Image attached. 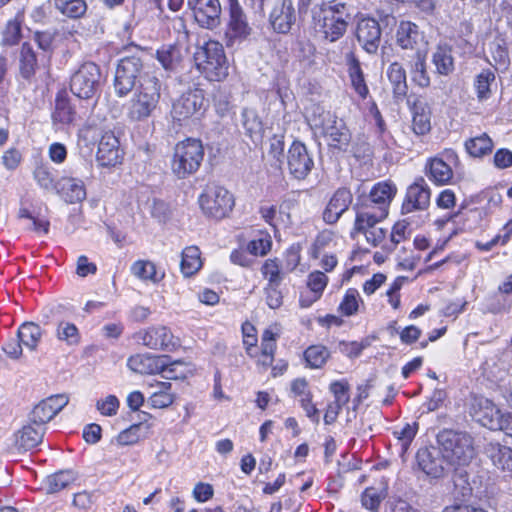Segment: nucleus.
<instances>
[{
  "label": "nucleus",
  "mask_w": 512,
  "mask_h": 512,
  "mask_svg": "<svg viewBox=\"0 0 512 512\" xmlns=\"http://www.w3.org/2000/svg\"><path fill=\"white\" fill-rule=\"evenodd\" d=\"M96 158L101 166H115L120 163L121 151L119 140L112 132H106L102 135L98 144Z\"/></svg>",
  "instance_id": "nucleus-25"
},
{
  "label": "nucleus",
  "mask_w": 512,
  "mask_h": 512,
  "mask_svg": "<svg viewBox=\"0 0 512 512\" xmlns=\"http://www.w3.org/2000/svg\"><path fill=\"white\" fill-rule=\"evenodd\" d=\"M120 402L115 395H108L96 402V409L103 416H114L117 414Z\"/></svg>",
  "instance_id": "nucleus-56"
},
{
  "label": "nucleus",
  "mask_w": 512,
  "mask_h": 512,
  "mask_svg": "<svg viewBox=\"0 0 512 512\" xmlns=\"http://www.w3.org/2000/svg\"><path fill=\"white\" fill-rule=\"evenodd\" d=\"M430 202L431 189L425 179L419 176L406 189L401 205V214L403 216L414 213L422 215L429 208Z\"/></svg>",
  "instance_id": "nucleus-12"
},
{
  "label": "nucleus",
  "mask_w": 512,
  "mask_h": 512,
  "mask_svg": "<svg viewBox=\"0 0 512 512\" xmlns=\"http://www.w3.org/2000/svg\"><path fill=\"white\" fill-rule=\"evenodd\" d=\"M55 8L64 16L77 19L87 11L85 0H54Z\"/></svg>",
  "instance_id": "nucleus-42"
},
{
  "label": "nucleus",
  "mask_w": 512,
  "mask_h": 512,
  "mask_svg": "<svg viewBox=\"0 0 512 512\" xmlns=\"http://www.w3.org/2000/svg\"><path fill=\"white\" fill-rule=\"evenodd\" d=\"M412 80L420 87L430 85V77L426 70V52L417 50L414 54V62L411 65Z\"/></svg>",
  "instance_id": "nucleus-41"
},
{
  "label": "nucleus",
  "mask_w": 512,
  "mask_h": 512,
  "mask_svg": "<svg viewBox=\"0 0 512 512\" xmlns=\"http://www.w3.org/2000/svg\"><path fill=\"white\" fill-rule=\"evenodd\" d=\"M69 402L65 394L52 395L39 402L30 413V421L34 425L44 427L51 421Z\"/></svg>",
  "instance_id": "nucleus-18"
},
{
  "label": "nucleus",
  "mask_w": 512,
  "mask_h": 512,
  "mask_svg": "<svg viewBox=\"0 0 512 512\" xmlns=\"http://www.w3.org/2000/svg\"><path fill=\"white\" fill-rule=\"evenodd\" d=\"M425 174L437 186L447 185L453 178V170L441 158L435 157L427 161Z\"/></svg>",
  "instance_id": "nucleus-31"
},
{
  "label": "nucleus",
  "mask_w": 512,
  "mask_h": 512,
  "mask_svg": "<svg viewBox=\"0 0 512 512\" xmlns=\"http://www.w3.org/2000/svg\"><path fill=\"white\" fill-rule=\"evenodd\" d=\"M169 360L167 355L137 354L128 359L127 366L139 374L164 373V377L167 379H178L179 376L175 374V366L181 362L169 363Z\"/></svg>",
  "instance_id": "nucleus-9"
},
{
  "label": "nucleus",
  "mask_w": 512,
  "mask_h": 512,
  "mask_svg": "<svg viewBox=\"0 0 512 512\" xmlns=\"http://www.w3.org/2000/svg\"><path fill=\"white\" fill-rule=\"evenodd\" d=\"M351 19L348 5L338 0L323 1L312 9V22L316 33L330 43L345 35Z\"/></svg>",
  "instance_id": "nucleus-1"
},
{
  "label": "nucleus",
  "mask_w": 512,
  "mask_h": 512,
  "mask_svg": "<svg viewBox=\"0 0 512 512\" xmlns=\"http://www.w3.org/2000/svg\"><path fill=\"white\" fill-rule=\"evenodd\" d=\"M196 68L209 81H222L228 76V61L223 45L218 41H208L197 47L194 53Z\"/></svg>",
  "instance_id": "nucleus-4"
},
{
  "label": "nucleus",
  "mask_w": 512,
  "mask_h": 512,
  "mask_svg": "<svg viewBox=\"0 0 512 512\" xmlns=\"http://www.w3.org/2000/svg\"><path fill=\"white\" fill-rule=\"evenodd\" d=\"M352 202V193L347 188H339L331 197L323 212V220L327 224L336 223L341 215L349 208Z\"/></svg>",
  "instance_id": "nucleus-26"
},
{
  "label": "nucleus",
  "mask_w": 512,
  "mask_h": 512,
  "mask_svg": "<svg viewBox=\"0 0 512 512\" xmlns=\"http://www.w3.org/2000/svg\"><path fill=\"white\" fill-rule=\"evenodd\" d=\"M465 148L471 156L481 157L491 152L493 142L487 134H483L466 141Z\"/></svg>",
  "instance_id": "nucleus-46"
},
{
  "label": "nucleus",
  "mask_w": 512,
  "mask_h": 512,
  "mask_svg": "<svg viewBox=\"0 0 512 512\" xmlns=\"http://www.w3.org/2000/svg\"><path fill=\"white\" fill-rule=\"evenodd\" d=\"M76 480V475L71 470L59 471L49 475L45 480V489L48 494L58 493Z\"/></svg>",
  "instance_id": "nucleus-39"
},
{
  "label": "nucleus",
  "mask_w": 512,
  "mask_h": 512,
  "mask_svg": "<svg viewBox=\"0 0 512 512\" xmlns=\"http://www.w3.org/2000/svg\"><path fill=\"white\" fill-rule=\"evenodd\" d=\"M284 148V136L274 135L273 137L270 138L268 154L279 163H282V158L284 156Z\"/></svg>",
  "instance_id": "nucleus-59"
},
{
  "label": "nucleus",
  "mask_w": 512,
  "mask_h": 512,
  "mask_svg": "<svg viewBox=\"0 0 512 512\" xmlns=\"http://www.w3.org/2000/svg\"><path fill=\"white\" fill-rule=\"evenodd\" d=\"M387 77L393 86L394 96L402 98L406 96L408 86L406 81V71L398 62H393L387 69Z\"/></svg>",
  "instance_id": "nucleus-36"
},
{
  "label": "nucleus",
  "mask_w": 512,
  "mask_h": 512,
  "mask_svg": "<svg viewBox=\"0 0 512 512\" xmlns=\"http://www.w3.org/2000/svg\"><path fill=\"white\" fill-rule=\"evenodd\" d=\"M297 19L293 0H273L268 14L271 29L278 34H288Z\"/></svg>",
  "instance_id": "nucleus-16"
},
{
  "label": "nucleus",
  "mask_w": 512,
  "mask_h": 512,
  "mask_svg": "<svg viewBox=\"0 0 512 512\" xmlns=\"http://www.w3.org/2000/svg\"><path fill=\"white\" fill-rule=\"evenodd\" d=\"M412 130L422 136L431 130V109L427 103L416 102L412 108Z\"/></svg>",
  "instance_id": "nucleus-32"
},
{
  "label": "nucleus",
  "mask_w": 512,
  "mask_h": 512,
  "mask_svg": "<svg viewBox=\"0 0 512 512\" xmlns=\"http://www.w3.org/2000/svg\"><path fill=\"white\" fill-rule=\"evenodd\" d=\"M345 65L347 67L351 87L361 99H366L369 96V88L366 84L365 74L360 60L353 51H349L345 54Z\"/></svg>",
  "instance_id": "nucleus-24"
},
{
  "label": "nucleus",
  "mask_w": 512,
  "mask_h": 512,
  "mask_svg": "<svg viewBox=\"0 0 512 512\" xmlns=\"http://www.w3.org/2000/svg\"><path fill=\"white\" fill-rule=\"evenodd\" d=\"M416 458L419 468L426 475L434 478L442 476L446 460L442 456L440 449L437 450L434 447L422 448L418 450Z\"/></svg>",
  "instance_id": "nucleus-23"
},
{
  "label": "nucleus",
  "mask_w": 512,
  "mask_h": 512,
  "mask_svg": "<svg viewBox=\"0 0 512 512\" xmlns=\"http://www.w3.org/2000/svg\"><path fill=\"white\" fill-rule=\"evenodd\" d=\"M203 213L211 218L226 217L234 206L233 195L224 187L207 185L198 198Z\"/></svg>",
  "instance_id": "nucleus-7"
},
{
  "label": "nucleus",
  "mask_w": 512,
  "mask_h": 512,
  "mask_svg": "<svg viewBox=\"0 0 512 512\" xmlns=\"http://www.w3.org/2000/svg\"><path fill=\"white\" fill-rule=\"evenodd\" d=\"M361 501L365 508L377 512L381 503V497L374 488H367L362 494Z\"/></svg>",
  "instance_id": "nucleus-60"
},
{
  "label": "nucleus",
  "mask_w": 512,
  "mask_h": 512,
  "mask_svg": "<svg viewBox=\"0 0 512 512\" xmlns=\"http://www.w3.org/2000/svg\"><path fill=\"white\" fill-rule=\"evenodd\" d=\"M471 411L473 418L482 426L490 430H493L494 427H499L498 418L501 411L489 399L484 397L474 398Z\"/></svg>",
  "instance_id": "nucleus-22"
},
{
  "label": "nucleus",
  "mask_w": 512,
  "mask_h": 512,
  "mask_svg": "<svg viewBox=\"0 0 512 512\" xmlns=\"http://www.w3.org/2000/svg\"><path fill=\"white\" fill-rule=\"evenodd\" d=\"M136 339L153 350H173L177 343L171 331L165 326H151L136 334Z\"/></svg>",
  "instance_id": "nucleus-19"
},
{
  "label": "nucleus",
  "mask_w": 512,
  "mask_h": 512,
  "mask_svg": "<svg viewBox=\"0 0 512 512\" xmlns=\"http://www.w3.org/2000/svg\"><path fill=\"white\" fill-rule=\"evenodd\" d=\"M175 399L173 392L154 391L149 397V402L154 408H166L170 406Z\"/></svg>",
  "instance_id": "nucleus-58"
},
{
  "label": "nucleus",
  "mask_w": 512,
  "mask_h": 512,
  "mask_svg": "<svg viewBox=\"0 0 512 512\" xmlns=\"http://www.w3.org/2000/svg\"><path fill=\"white\" fill-rule=\"evenodd\" d=\"M160 89L161 85L157 77L142 76L140 85L130 100L129 118L135 121L148 118L158 105Z\"/></svg>",
  "instance_id": "nucleus-5"
},
{
  "label": "nucleus",
  "mask_w": 512,
  "mask_h": 512,
  "mask_svg": "<svg viewBox=\"0 0 512 512\" xmlns=\"http://www.w3.org/2000/svg\"><path fill=\"white\" fill-rule=\"evenodd\" d=\"M205 110V98L200 89L183 93L173 104V118L179 122L190 118H199Z\"/></svg>",
  "instance_id": "nucleus-15"
},
{
  "label": "nucleus",
  "mask_w": 512,
  "mask_h": 512,
  "mask_svg": "<svg viewBox=\"0 0 512 512\" xmlns=\"http://www.w3.org/2000/svg\"><path fill=\"white\" fill-rule=\"evenodd\" d=\"M373 215L369 211H356L354 226L351 231V237L356 234H363L366 241L373 247L380 245L386 238L387 230L377 225L385 218H370Z\"/></svg>",
  "instance_id": "nucleus-17"
},
{
  "label": "nucleus",
  "mask_w": 512,
  "mask_h": 512,
  "mask_svg": "<svg viewBox=\"0 0 512 512\" xmlns=\"http://www.w3.org/2000/svg\"><path fill=\"white\" fill-rule=\"evenodd\" d=\"M34 179L37 184L46 191H56L57 181L46 165L37 166L34 170Z\"/></svg>",
  "instance_id": "nucleus-52"
},
{
  "label": "nucleus",
  "mask_w": 512,
  "mask_h": 512,
  "mask_svg": "<svg viewBox=\"0 0 512 512\" xmlns=\"http://www.w3.org/2000/svg\"><path fill=\"white\" fill-rule=\"evenodd\" d=\"M147 430L148 427H144L142 423L132 424L127 429L123 430L116 437V441L119 445H133L137 443L143 435L142 431Z\"/></svg>",
  "instance_id": "nucleus-49"
},
{
  "label": "nucleus",
  "mask_w": 512,
  "mask_h": 512,
  "mask_svg": "<svg viewBox=\"0 0 512 512\" xmlns=\"http://www.w3.org/2000/svg\"><path fill=\"white\" fill-rule=\"evenodd\" d=\"M261 273L267 279V285H280L284 277L277 259H267L261 267Z\"/></svg>",
  "instance_id": "nucleus-48"
},
{
  "label": "nucleus",
  "mask_w": 512,
  "mask_h": 512,
  "mask_svg": "<svg viewBox=\"0 0 512 512\" xmlns=\"http://www.w3.org/2000/svg\"><path fill=\"white\" fill-rule=\"evenodd\" d=\"M427 218L428 215H417L416 217L407 215L406 218L397 221L391 230V245L386 246L385 249L390 252L393 251L399 243L406 240L410 236L411 231L409 230V227L411 225L419 227L426 222Z\"/></svg>",
  "instance_id": "nucleus-29"
},
{
  "label": "nucleus",
  "mask_w": 512,
  "mask_h": 512,
  "mask_svg": "<svg viewBox=\"0 0 512 512\" xmlns=\"http://www.w3.org/2000/svg\"><path fill=\"white\" fill-rule=\"evenodd\" d=\"M495 82V73L491 69L482 70L475 79V89L477 98L480 101L486 100L491 96L490 86Z\"/></svg>",
  "instance_id": "nucleus-44"
},
{
  "label": "nucleus",
  "mask_w": 512,
  "mask_h": 512,
  "mask_svg": "<svg viewBox=\"0 0 512 512\" xmlns=\"http://www.w3.org/2000/svg\"><path fill=\"white\" fill-rule=\"evenodd\" d=\"M328 284V277L321 271H313L308 275L307 286L315 298H320Z\"/></svg>",
  "instance_id": "nucleus-54"
},
{
  "label": "nucleus",
  "mask_w": 512,
  "mask_h": 512,
  "mask_svg": "<svg viewBox=\"0 0 512 512\" xmlns=\"http://www.w3.org/2000/svg\"><path fill=\"white\" fill-rule=\"evenodd\" d=\"M37 65L36 55L29 43H24L20 51V71L24 78H30Z\"/></svg>",
  "instance_id": "nucleus-47"
},
{
  "label": "nucleus",
  "mask_w": 512,
  "mask_h": 512,
  "mask_svg": "<svg viewBox=\"0 0 512 512\" xmlns=\"http://www.w3.org/2000/svg\"><path fill=\"white\" fill-rule=\"evenodd\" d=\"M131 271L133 275L142 280H151L154 282L159 280L156 272V266L153 262L150 261H136L132 265Z\"/></svg>",
  "instance_id": "nucleus-50"
},
{
  "label": "nucleus",
  "mask_w": 512,
  "mask_h": 512,
  "mask_svg": "<svg viewBox=\"0 0 512 512\" xmlns=\"http://www.w3.org/2000/svg\"><path fill=\"white\" fill-rule=\"evenodd\" d=\"M204 158V147L198 139L187 138L176 144L171 161V170L178 179L196 173Z\"/></svg>",
  "instance_id": "nucleus-6"
},
{
  "label": "nucleus",
  "mask_w": 512,
  "mask_h": 512,
  "mask_svg": "<svg viewBox=\"0 0 512 512\" xmlns=\"http://www.w3.org/2000/svg\"><path fill=\"white\" fill-rule=\"evenodd\" d=\"M486 453L498 469L512 472V448L490 442L486 446Z\"/></svg>",
  "instance_id": "nucleus-33"
},
{
  "label": "nucleus",
  "mask_w": 512,
  "mask_h": 512,
  "mask_svg": "<svg viewBox=\"0 0 512 512\" xmlns=\"http://www.w3.org/2000/svg\"><path fill=\"white\" fill-rule=\"evenodd\" d=\"M322 130L329 137L330 144L338 149L345 150L351 140V134L345 122L335 115L327 113L323 120Z\"/></svg>",
  "instance_id": "nucleus-21"
},
{
  "label": "nucleus",
  "mask_w": 512,
  "mask_h": 512,
  "mask_svg": "<svg viewBox=\"0 0 512 512\" xmlns=\"http://www.w3.org/2000/svg\"><path fill=\"white\" fill-rule=\"evenodd\" d=\"M432 63L440 75H449L454 70L452 49L447 45H438L432 54Z\"/></svg>",
  "instance_id": "nucleus-35"
},
{
  "label": "nucleus",
  "mask_w": 512,
  "mask_h": 512,
  "mask_svg": "<svg viewBox=\"0 0 512 512\" xmlns=\"http://www.w3.org/2000/svg\"><path fill=\"white\" fill-rule=\"evenodd\" d=\"M418 431V423H406L402 427H397L393 431V435L400 441L403 451H406L411 442L415 438Z\"/></svg>",
  "instance_id": "nucleus-51"
},
{
  "label": "nucleus",
  "mask_w": 512,
  "mask_h": 512,
  "mask_svg": "<svg viewBox=\"0 0 512 512\" xmlns=\"http://www.w3.org/2000/svg\"><path fill=\"white\" fill-rule=\"evenodd\" d=\"M97 266L93 262H89L85 255H81L77 259L76 274L80 277H86L89 274H95Z\"/></svg>",
  "instance_id": "nucleus-64"
},
{
  "label": "nucleus",
  "mask_w": 512,
  "mask_h": 512,
  "mask_svg": "<svg viewBox=\"0 0 512 512\" xmlns=\"http://www.w3.org/2000/svg\"><path fill=\"white\" fill-rule=\"evenodd\" d=\"M201 253L197 246H188L181 253L180 269L184 277L197 273L202 266Z\"/></svg>",
  "instance_id": "nucleus-34"
},
{
  "label": "nucleus",
  "mask_w": 512,
  "mask_h": 512,
  "mask_svg": "<svg viewBox=\"0 0 512 512\" xmlns=\"http://www.w3.org/2000/svg\"><path fill=\"white\" fill-rule=\"evenodd\" d=\"M243 125L251 138L253 135H258L262 129L261 122L253 112L243 113Z\"/></svg>",
  "instance_id": "nucleus-61"
},
{
  "label": "nucleus",
  "mask_w": 512,
  "mask_h": 512,
  "mask_svg": "<svg viewBox=\"0 0 512 512\" xmlns=\"http://www.w3.org/2000/svg\"><path fill=\"white\" fill-rule=\"evenodd\" d=\"M286 162L289 174L297 180L306 179L314 167L312 154L306 145L298 140L293 141L290 145Z\"/></svg>",
  "instance_id": "nucleus-14"
},
{
  "label": "nucleus",
  "mask_w": 512,
  "mask_h": 512,
  "mask_svg": "<svg viewBox=\"0 0 512 512\" xmlns=\"http://www.w3.org/2000/svg\"><path fill=\"white\" fill-rule=\"evenodd\" d=\"M42 337L41 327L34 322L23 323L17 332L19 341L29 350L34 351Z\"/></svg>",
  "instance_id": "nucleus-37"
},
{
  "label": "nucleus",
  "mask_w": 512,
  "mask_h": 512,
  "mask_svg": "<svg viewBox=\"0 0 512 512\" xmlns=\"http://www.w3.org/2000/svg\"><path fill=\"white\" fill-rule=\"evenodd\" d=\"M437 443L446 464L452 467L466 466L474 457L473 439L466 432L443 429L437 435Z\"/></svg>",
  "instance_id": "nucleus-2"
},
{
  "label": "nucleus",
  "mask_w": 512,
  "mask_h": 512,
  "mask_svg": "<svg viewBox=\"0 0 512 512\" xmlns=\"http://www.w3.org/2000/svg\"><path fill=\"white\" fill-rule=\"evenodd\" d=\"M100 80V68L93 62H86L72 75L70 90L80 99H91L99 90Z\"/></svg>",
  "instance_id": "nucleus-10"
},
{
  "label": "nucleus",
  "mask_w": 512,
  "mask_h": 512,
  "mask_svg": "<svg viewBox=\"0 0 512 512\" xmlns=\"http://www.w3.org/2000/svg\"><path fill=\"white\" fill-rule=\"evenodd\" d=\"M280 285H266L264 288L266 303L271 309H278L283 304V294Z\"/></svg>",
  "instance_id": "nucleus-57"
},
{
  "label": "nucleus",
  "mask_w": 512,
  "mask_h": 512,
  "mask_svg": "<svg viewBox=\"0 0 512 512\" xmlns=\"http://www.w3.org/2000/svg\"><path fill=\"white\" fill-rule=\"evenodd\" d=\"M330 353L323 345H312L304 352V358L310 368H321L328 360Z\"/></svg>",
  "instance_id": "nucleus-45"
},
{
  "label": "nucleus",
  "mask_w": 512,
  "mask_h": 512,
  "mask_svg": "<svg viewBox=\"0 0 512 512\" xmlns=\"http://www.w3.org/2000/svg\"><path fill=\"white\" fill-rule=\"evenodd\" d=\"M397 193V187L388 181L376 183L370 193L369 198L361 204L354 206L355 211H369L374 215L370 218H387L389 206Z\"/></svg>",
  "instance_id": "nucleus-8"
},
{
  "label": "nucleus",
  "mask_w": 512,
  "mask_h": 512,
  "mask_svg": "<svg viewBox=\"0 0 512 512\" xmlns=\"http://www.w3.org/2000/svg\"><path fill=\"white\" fill-rule=\"evenodd\" d=\"M143 62L138 56H126L120 59L114 78L115 92L119 97H124L135 87L136 79L142 78Z\"/></svg>",
  "instance_id": "nucleus-11"
},
{
  "label": "nucleus",
  "mask_w": 512,
  "mask_h": 512,
  "mask_svg": "<svg viewBox=\"0 0 512 512\" xmlns=\"http://www.w3.org/2000/svg\"><path fill=\"white\" fill-rule=\"evenodd\" d=\"M359 300V292L354 288H350L346 291L339 305V310L345 316L354 315L358 311Z\"/></svg>",
  "instance_id": "nucleus-53"
},
{
  "label": "nucleus",
  "mask_w": 512,
  "mask_h": 512,
  "mask_svg": "<svg viewBox=\"0 0 512 512\" xmlns=\"http://www.w3.org/2000/svg\"><path fill=\"white\" fill-rule=\"evenodd\" d=\"M75 117V111L70 105L69 99L63 94L59 93L55 99V108L52 114L54 123L70 124Z\"/></svg>",
  "instance_id": "nucleus-40"
},
{
  "label": "nucleus",
  "mask_w": 512,
  "mask_h": 512,
  "mask_svg": "<svg viewBox=\"0 0 512 512\" xmlns=\"http://www.w3.org/2000/svg\"><path fill=\"white\" fill-rule=\"evenodd\" d=\"M329 389L334 396V403L344 407L349 402V385L346 381H334Z\"/></svg>",
  "instance_id": "nucleus-55"
},
{
  "label": "nucleus",
  "mask_w": 512,
  "mask_h": 512,
  "mask_svg": "<svg viewBox=\"0 0 512 512\" xmlns=\"http://www.w3.org/2000/svg\"><path fill=\"white\" fill-rule=\"evenodd\" d=\"M187 7L201 28L213 30L220 25L222 14L220 0H187Z\"/></svg>",
  "instance_id": "nucleus-13"
},
{
  "label": "nucleus",
  "mask_w": 512,
  "mask_h": 512,
  "mask_svg": "<svg viewBox=\"0 0 512 512\" xmlns=\"http://www.w3.org/2000/svg\"><path fill=\"white\" fill-rule=\"evenodd\" d=\"M224 10L227 13L223 41L227 48H239L249 40L254 33L248 15L240 0H224Z\"/></svg>",
  "instance_id": "nucleus-3"
},
{
  "label": "nucleus",
  "mask_w": 512,
  "mask_h": 512,
  "mask_svg": "<svg viewBox=\"0 0 512 512\" xmlns=\"http://www.w3.org/2000/svg\"><path fill=\"white\" fill-rule=\"evenodd\" d=\"M270 248H271V241L269 239H265V238H259V239L252 240L247 245V249H248L249 253L252 255H255V256L265 255L266 253L269 252Z\"/></svg>",
  "instance_id": "nucleus-62"
},
{
  "label": "nucleus",
  "mask_w": 512,
  "mask_h": 512,
  "mask_svg": "<svg viewBox=\"0 0 512 512\" xmlns=\"http://www.w3.org/2000/svg\"><path fill=\"white\" fill-rule=\"evenodd\" d=\"M156 58L165 70H175L182 59L181 50L173 44L163 45L156 52Z\"/></svg>",
  "instance_id": "nucleus-38"
},
{
  "label": "nucleus",
  "mask_w": 512,
  "mask_h": 512,
  "mask_svg": "<svg viewBox=\"0 0 512 512\" xmlns=\"http://www.w3.org/2000/svg\"><path fill=\"white\" fill-rule=\"evenodd\" d=\"M424 36L419 27L410 21H401L396 32V42L402 49L417 52L423 43Z\"/></svg>",
  "instance_id": "nucleus-28"
},
{
  "label": "nucleus",
  "mask_w": 512,
  "mask_h": 512,
  "mask_svg": "<svg viewBox=\"0 0 512 512\" xmlns=\"http://www.w3.org/2000/svg\"><path fill=\"white\" fill-rule=\"evenodd\" d=\"M356 38L367 53H377L381 41L378 21L371 17L361 18L357 23Z\"/></svg>",
  "instance_id": "nucleus-20"
},
{
  "label": "nucleus",
  "mask_w": 512,
  "mask_h": 512,
  "mask_svg": "<svg viewBox=\"0 0 512 512\" xmlns=\"http://www.w3.org/2000/svg\"><path fill=\"white\" fill-rule=\"evenodd\" d=\"M65 202L74 204L86 198L83 181L75 177H62L57 181L55 191Z\"/></svg>",
  "instance_id": "nucleus-27"
},
{
  "label": "nucleus",
  "mask_w": 512,
  "mask_h": 512,
  "mask_svg": "<svg viewBox=\"0 0 512 512\" xmlns=\"http://www.w3.org/2000/svg\"><path fill=\"white\" fill-rule=\"evenodd\" d=\"M56 337L59 341L69 346H76L80 343L81 336L75 324L68 321H61L56 328Z\"/></svg>",
  "instance_id": "nucleus-43"
},
{
  "label": "nucleus",
  "mask_w": 512,
  "mask_h": 512,
  "mask_svg": "<svg viewBox=\"0 0 512 512\" xmlns=\"http://www.w3.org/2000/svg\"><path fill=\"white\" fill-rule=\"evenodd\" d=\"M493 162L498 169H506L512 166V152L509 149L501 148L496 151Z\"/></svg>",
  "instance_id": "nucleus-63"
},
{
  "label": "nucleus",
  "mask_w": 512,
  "mask_h": 512,
  "mask_svg": "<svg viewBox=\"0 0 512 512\" xmlns=\"http://www.w3.org/2000/svg\"><path fill=\"white\" fill-rule=\"evenodd\" d=\"M46 428L34 424L25 425L15 433V446L28 451L42 442Z\"/></svg>",
  "instance_id": "nucleus-30"
}]
</instances>
